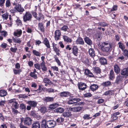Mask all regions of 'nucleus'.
Masks as SVG:
<instances>
[{"mask_svg":"<svg viewBox=\"0 0 128 128\" xmlns=\"http://www.w3.org/2000/svg\"><path fill=\"white\" fill-rule=\"evenodd\" d=\"M12 112L14 114H17L19 112L18 111L15 109L14 108H12Z\"/></svg>","mask_w":128,"mask_h":128,"instance_id":"62","label":"nucleus"},{"mask_svg":"<svg viewBox=\"0 0 128 128\" xmlns=\"http://www.w3.org/2000/svg\"><path fill=\"white\" fill-rule=\"evenodd\" d=\"M44 62H42L41 65L42 70L43 71H46L47 70V68L45 66Z\"/></svg>","mask_w":128,"mask_h":128,"instance_id":"37","label":"nucleus"},{"mask_svg":"<svg viewBox=\"0 0 128 128\" xmlns=\"http://www.w3.org/2000/svg\"><path fill=\"white\" fill-rule=\"evenodd\" d=\"M34 66L35 68L37 69L40 70L41 69L40 65L38 63L35 64Z\"/></svg>","mask_w":128,"mask_h":128,"instance_id":"49","label":"nucleus"},{"mask_svg":"<svg viewBox=\"0 0 128 128\" xmlns=\"http://www.w3.org/2000/svg\"><path fill=\"white\" fill-rule=\"evenodd\" d=\"M99 25L105 27L108 26V24L105 22H100L98 24Z\"/></svg>","mask_w":128,"mask_h":128,"instance_id":"56","label":"nucleus"},{"mask_svg":"<svg viewBox=\"0 0 128 128\" xmlns=\"http://www.w3.org/2000/svg\"><path fill=\"white\" fill-rule=\"evenodd\" d=\"M16 22L18 26H21L22 24V22L19 18H18Z\"/></svg>","mask_w":128,"mask_h":128,"instance_id":"43","label":"nucleus"},{"mask_svg":"<svg viewBox=\"0 0 128 128\" xmlns=\"http://www.w3.org/2000/svg\"><path fill=\"white\" fill-rule=\"evenodd\" d=\"M76 42L77 44H84V42L82 38L81 37H79L76 40Z\"/></svg>","mask_w":128,"mask_h":128,"instance_id":"23","label":"nucleus"},{"mask_svg":"<svg viewBox=\"0 0 128 128\" xmlns=\"http://www.w3.org/2000/svg\"><path fill=\"white\" fill-rule=\"evenodd\" d=\"M33 54L36 56H40V53L38 52L36 50H33L32 51Z\"/></svg>","mask_w":128,"mask_h":128,"instance_id":"39","label":"nucleus"},{"mask_svg":"<svg viewBox=\"0 0 128 128\" xmlns=\"http://www.w3.org/2000/svg\"><path fill=\"white\" fill-rule=\"evenodd\" d=\"M54 100L53 97L49 96L46 97L44 98V100L46 102H50L53 101Z\"/></svg>","mask_w":128,"mask_h":128,"instance_id":"18","label":"nucleus"},{"mask_svg":"<svg viewBox=\"0 0 128 128\" xmlns=\"http://www.w3.org/2000/svg\"><path fill=\"white\" fill-rule=\"evenodd\" d=\"M20 107L21 108L22 110H24L26 109V106L23 104H20Z\"/></svg>","mask_w":128,"mask_h":128,"instance_id":"64","label":"nucleus"},{"mask_svg":"<svg viewBox=\"0 0 128 128\" xmlns=\"http://www.w3.org/2000/svg\"><path fill=\"white\" fill-rule=\"evenodd\" d=\"M85 42L88 44L90 45L92 44V42L90 39L88 37L85 36L84 38Z\"/></svg>","mask_w":128,"mask_h":128,"instance_id":"29","label":"nucleus"},{"mask_svg":"<svg viewBox=\"0 0 128 128\" xmlns=\"http://www.w3.org/2000/svg\"><path fill=\"white\" fill-rule=\"evenodd\" d=\"M87 86L85 83L80 82L78 83V87L79 89L81 90H83L87 88Z\"/></svg>","mask_w":128,"mask_h":128,"instance_id":"7","label":"nucleus"},{"mask_svg":"<svg viewBox=\"0 0 128 128\" xmlns=\"http://www.w3.org/2000/svg\"><path fill=\"white\" fill-rule=\"evenodd\" d=\"M63 38L65 42H72V39L64 35L63 36Z\"/></svg>","mask_w":128,"mask_h":128,"instance_id":"22","label":"nucleus"},{"mask_svg":"<svg viewBox=\"0 0 128 128\" xmlns=\"http://www.w3.org/2000/svg\"><path fill=\"white\" fill-rule=\"evenodd\" d=\"M32 122V119L30 118L26 117L24 118V125L29 126L31 125Z\"/></svg>","mask_w":128,"mask_h":128,"instance_id":"5","label":"nucleus"},{"mask_svg":"<svg viewBox=\"0 0 128 128\" xmlns=\"http://www.w3.org/2000/svg\"><path fill=\"white\" fill-rule=\"evenodd\" d=\"M109 78L110 80H113L115 78L114 73L113 70H111L110 71Z\"/></svg>","mask_w":128,"mask_h":128,"instance_id":"20","label":"nucleus"},{"mask_svg":"<svg viewBox=\"0 0 128 128\" xmlns=\"http://www.w3.org/2000/svg\"><path fill=\"white\" fill-rule=\"evenodd\" d=\"M64 109L62 108H58L54 110V112L57 113H62L64 111Z\"/></svg>","mask_w":128,"mask_h":128,"instance_id":"27","label":"nucleus"},{"mask_svg":"<svg viewBox=\"0 0 128 128\" xmlns=\"http://www.w3.org/2000/svg\"><path fill=\"white\" fill-rule=\"evenodd\" d=\"M123 78V76L118 75L116 78L115 83L117 84H119L120 82L122 81Z\"/></svg>","mask_w":128,"mask_h":128,"instance_id":"12","label":"nucleus"},{"mask_svg":"<svg viewBox=\"0 0 128 128\" xmlns=\"http://www.w3.org/2000/svg\"><path fill=\"white\" fill-rule=\"evenodd\" d=\"M44 43L48 48H50V45L49 42L47 38H46L44 39Z\"/></svg>","mask_w":128,"mask_h":128,"instance_id":"26","label":"nucleus"},{"mask_svg":"<svg viewBox=\"0 0 128 128\" xmlns=\"http://www.w3.org/2000/svg\"><path fill=\"white\" fill-rule=\"evenodd\" d=\"M27 103L32 107H35L37 105V103L34 101H30L27 102Z\"/></svg>","mask_w":128,"mask_h":128,"instance_id":"15","label":"nucleus"},{"mask_svg":"<svg viewBox=\"0 0 128 128\" xmlns=\"http://www.w3.org/2000/svg\"><path fill=\"white\" fill-rule=\"evenodd\" d=\"M0 32L1 33L2 35L4 37H6L8 35L7 32L5 31H0Z\"/></svg>","mask_w":128,"mask_h":128,"instance_id":"55","label":"nucleus"},{"mask_svg":"<svg viewBox=\"0 0 128 128\" xmlns=\"http://www.w3.org/2000/svg\"><path fill=\"white\" fill-rule=\"evenodd\" d=\"M68 29V26L66 25H64L61 28L60 30L64 31H66Z\"/></svg>","mask_w":128,"mask_h":128,"instance_id":"52","label":"nucleus"},{"mask_svg":"<svg viewBox=\"0 0 128 128\" xmlns=\"http://www.w3.org/2000/svg\"><path fill=\"white\" fill-rule=\"evenodd\" d=\"M112 90H109L106 91L104 94V95H110L112 94Z\"/></svg>","mask_w":128,"mask_h":128,"instance_id":"53","label":"nucleus"},{"mask_svg":"<svg viewBox=\"0 0 128 128\" xmlns=\"http://www.w3.org/2000/svg\"><path fill=\"white\" fill-rule=\"evenodd\" d=\"M54 58L56 62L58 64L59 66H60L61 62L56 55L54 56Z\"/></svg>","mask_w":128,"mask_h":128,"instance_id":"46","label":"nucleus"},{"mask_svg":"<svg viewBox=\"0 0 128 128\" xmlns=\"http://www.w3.org/2000/svg\"><path fill=\"white\" fill-rule=\"evenodd\" d=\"M90 116V115H88L87 114H85L83 117V118L85 119H91L92 118L91 117H89Z\"/></svg>","mask_w":128,"mask_h":128,"instance_id":"58","label":"nucleus"},{"mask_svg":"<svg viewBox=\"0 0 128 128\" xmlns=\"http://www.w3.org/2000/svg\"><path fill=\"white\" fill-rule=\"evenodd\" d=\"M46 108L45 107H41L40 110L41 112L43 113H44L46 112Z\"/></svg>","mask_w":128,"mask_h":128,"instance_id":"47","label":"nucleus"},{"mask_svg":"<svg viewBox=\"0 0 128 128\" xmlns=\"http://www.w3.org/2000/svg\"><path fill=\"white\" fill-rule=\"evenodd\" d=\"M43 81L44 83L49 84L51 83V81L48 78H45L43 79Z\"/></svg>","mask_w":128,"mask_h":128,"instance_id":"40","label":"nucleus"},{"mask_svg":"<svg viewBox=\"0 0 128 128\" xmlns=\"http://www.w3.org/2000/svg\"><path fill=\"white\" fill-rule=\"evenodd\" d=\"M123 53V55L126 57V58H128V50H124Z\"/></svg>","mask_w":128,"mask_h":128,"instance_id":"45","label":"nucleus"},{"mask_svg":"<svg viewBox=\"0 0 128 128\" xmlns=\"http://www.w3.org/2000/svg\"><path fill=\"white\" fill-rule=\"evenodd\" d=\"M52 44L54 51L56 52V54L59 56L60 55V50L57 48L56 46V44H55L54 42L52 43Z\"/></svg>","mask_w":128,"mask_h":128,"instance_id":"9","label":"nucleus"},{"mask_svg":"<svg viewBox=\"0 0 128 128\" xmlns=\"http://www.w3.org/2000/svg\"><path fill=\"white\" fill-rule=\"evenodd\" d=\"M94 70L96 77L99 78L100 77L101 70L100 68L98 67L94 68Z\"/></svg>","mask_w":128,"mask_h":128,"instance_id":"6","label":"nucleus"},{"mask_svg":"<svg viewBox=\"0 0 128 128\" xmlns=\"http://www.w3.org/2000/svg\"><path fill=\"white\" fill-rule=\"evenodd\" d=\"M12 39L14 40L13 41L15 43L20 44L21 42V40H20V38H13Z\"/></svg>","mask_w":128,"mask_h":128,"instance_id":"36","label":"nucleus"},{"mask_svg":"<svg viewBox=\"0 0 128 128\" xmlns=\"http://www.w3.org/2000/svg\"><path fill=\"white\" fill-rule=\"evenodd\" d=\"M19 3L14 2L13 3V5L15 6L14 7L15 10L14 9L11 10L10 11L11 12L13 13H15L16 12V11L20 12H22L24 10V8L22 7L21 5Z\"/></svg>","mask_w":128,"mask_h":128,"instance_id":"2","label":"nucleus"},{"mask_svg":"<svg viewBox=\"0 0 128 128\" xmlns=\"http://www.w3.org/2000/svg\"><path fill=\"white\" fill-rule=\"evenodd\" d=\"M7 94L6 91L4 90H0V96L1 97L6 96Z\"/></svg>","mask_w":128,"mask_h":128,"instance_id":"33","label":"nucleus"},{"mask_svg":"<svg viewBox=\"0 0 128 128\" xmlns=\"http://www.w3.org/2000/svg\"><path fill=\"white\" fill-rule=\"evenodd\" d=\"M32 125V128H40V124L38 122H34Z\"/></svg>","mask_w":128,"mask_h":128,"instance_id":"16","label":"nucleus"},{"mask_svg":"<svg viewBox=\"0 0 128 128\" xmlns=\"http://www.w3.org/2000/svg\"><path fill=\"white\" fill-rule=\"evenodd\" d=\"M41 128H46V124L45 120H43L42 121Z\"/></svg>","mask_w":128,"mask_h":128,"instance_id":"31","label":"nucleus"},{"mask_svg":"<svg viewBox=\"0 0 128 128\" xmlns=\"http://www.w3.org/2000/svg\"><path fill=\"white\" fill-rule=\"evenodd\" d=\"M30 76L32 77L35 79H36L38 78L37 75L35 73L31 72L30 74Z\"/></svg>","mask_w":128,"mask_h":128,"instance_id":"38","label":"nucleus"},{"mask_svg":"<svg viewBox=\"0 0 128 128\" xmlns=\"http://www.w3.org/2000/svg\"><path fill=\"white\" fill-rule=\"evenodd\" d=\"M82 109V108L80 106L73 107V112H80Z\"/></svg>","mask_w":128,"mask_h":128,"instance_id":"25","label":"nucleus"},{"mask_svg":"<svg viewBox=\"0 0 128 128\" xmlns=\"http://www.w3.org/2000/svg\"><path fill=\"white\" fill-rule=\"evenodd\" d=\"M118 6L116 5H114L110 11V12H111L113 11H116L117 9Z\"/></svg>","mask_w":128,"mask_h":128,"instance_id":"51","label":"nucleus"},{"mask_svg":"<svg viewBox=\"0 0 128 128\" xmlns=\"http://www.w3.org/2000/svg\"><path fill=\"white\" fill-rule=\"evenodd\" d=\"M72 100L73 101L74 104L77 103L78 102H79L80 100V99L78 98H73Z\"/></svg>","mask_w":128,"mask_h":128,"instance_id":"57","label":"nucleus"},{"mask_svg":"<svg viewBox=\"0 0 128 128\" xmlns=\"http://www.w3.org/2000/svg\"><path fill=\"white\" fill-rule=\"evenodd\" d=\"M10 49L12 52H16L17 50L16 48L11 47L10 48Z\"/></svg>","mask_w":128,"mask_h":128,"instance_id":"61","label":"nucleus"},{"mask_svg":"<svg viewBox=\"0 0 128 128\" xmlns=\"http://www.w3.org/2000/svg\"><path fill=\"white\" fill-rule=\"evenodd\" d=\"M118 44H119V47L122 50H123L124 49V46L123 43L119 42H118Z\"/></svg>","mask_w":128,"mask_h":128,"instance_id":"44","label":"nucleus"},{"mask_svg":"<svg viewBox=\"0 0 128 128\" xmlns=\"http://www.w3.org/2000/svg\"><path fill=\"white\" fill-rule=\"evenodd\" d=\"M11 6V3L10 0H6V7L9 8Z\"/></svg>","mask_w":128,"mask_h":128,"instance_id":"42","label":"nucleus"},{"mask_svg":"<svg viewBox=\"0 0 128 128\" xmlns=\"http://www.w3.org/2000/svg\"><path fill=\"white\" fill-rule=\"evenodd\" d=\"M72 53L74 56H77L78 53V49L76 46H73L72 48Z\"/></svg>","mask_w":128,"mask_h":128,"instance_id":"10","label":"nucleus"},{"mask_svg":"<svg viewBox=\"0 0 128 128\" xmlns=\"http://www.w3.org/2000/svg\"><path fill=\"white\" fill-rule=\"evenodd\" d=\"M62 115L64 117H71L72 116L71 112H64L63 114Z\"/></svg>","mask_w":128,"mask_h":128,"instance_id":"21","label":"nucleus"},{"mask_svg":"<svg viewBox=\"0 0 128 128\" xmlns=\"http://www.w3.org/2000/svg\"><path fill=\"white\" fill-rule=\"evenodd\" d=\"M46 126L48 128H54L56 124L55 121L54 120H46Z\"/></svg>","mask_w":128,"mask_h":128,"instance_id":"3","label":"nucleus"},{"mask_svg":"<svg viewBox=\"0 0 128 128\" xmlns=\"http://www.w3.org/2000/svg\"><path fill=\"white\" fill-rule=\"evenodd\" d=\"M61 35V33L59 30H56L54 32V38L55 40L56 41L60 39V37Z\"/></svg>","mask_w":128,"mask_h":128,"instance_id":"8","label":"nucleus"},{"mask_svg":"<svg viewBox=\"0 0 128 128\" xmlns=\"http://www.w3.org/2000/svg\"><path fill=\"white\" fill-rule=\"evenodd\" d=\"M39 86L38 88V89L34 90V91L37 92V93L40 92L43 90V88L40 86Z\"/></svg>","mask_w":128,"mask_h":128,"instance_id":"50","label":"nucleus"},{"mask_svg":"<svg viewBox=\"0 0 128 128\" xmlns=\"http://www.w3.org/2000/svg\"><path fill=\"white\" fill-rule=\"evenodd\" d=\"M23 120H21V123L20 124V128H28L25 126H24L23 124H22V122H23Z\"/></svg>","mask_w":128,"mask_h":128,"instance_id":"54","label":"nucleus"},{"mask_svg":"<svg viewBox=\"0 0 128 128\" xmlns=\"http://www.w3.org/2000/svg\"><path fill=\"white\" fill-rule=\"evenodd\" d=\"M70 93L68 92H64L60 93V96L62 97H68L70 95Z\"/></svg>","mask_w":128,"mask_h":128,"instance_id":"17","label":"nucleus"},{"mask_svg":"<svg viewBox=\"0 0 128 128\" xmlns=\"http://www.w3.org/2000/svg\"><path fill=\"white\" fill-rule=\"evenodd\" d=\"M38 28L41 31L44 32V28L43 26V25L42 23H38Z\"/></svg>","mask_w":128,"mask_h":128,"instance_id":"34","label":"nucleus"},{"mask_svg":"<svg viewBox=\"0 0 128 128\" xmlns=\"http://www.w3.org/2000/svg\"><path fill=\"white\" fill-rule=\"evenodd\" d=\"M58 104H53L50 105L49 108L50 109L52 110L56 108L57 107H58Z\"/></svg>","mask_w":128,"mask_h":128,"instance_id":"24","label":"nucleus"},{"mask_svg":"<svg viewBox=\"0 0 128 128\" xmlns=\"http://www.w3.org/2000/svg\"><path fill=\"white\" fill-rule=\"evenodd\" d=\"M19 106L18 104L16 101L12 104V107L14 108L15 109H17L18 108Z\"/></svg>","mask_w":128,"mask_h":128,"instance_id":"30","label":"nucleus"},{"mask_svg":"<svg viewBox=\"0 0 128 128\" xmlns=\"http://www.w3.org/2000/svg\"><path fill=\"white\" fill-rule=\"evenodd\" d=\"M91 72L89 70L87 69H85V74L86 75H88Z\"/></svg>","mask_w":128,"mask_h":128,"instance_id":"60","label":"nucleus"},{"mask_svg":"<svg viewBox=\"0 0 128 128\" xmlns=\"http://www.w3.org/2000/svg\"><path fill=\"white\" fill-rule=\"evenodd\" d=\"M114 70L116 73L118 74L120 72V69L117 64H115L114 66Z\"/></svg>","mask_w":128,"mask_h":128,"instance_id":"28","label":"nucleus"},{"mask_svg":"<svg viewBox=\"0 0 128 128\" xmlns=\"http://www.w3.org/2000/svg\"><path fill=\"white\" fill-rule=\"evenodd\" d=\"M101 48L103 52L107 54H109L112 49V44L107 42H103Z\"/></svg>","mask_w":128,"mask_h":128,"instance_id":"1","label":"nucleus"},{"mask_svg":"<svg viewBox=\"0 0 128 128\" xmlns=\"http://www.w3.org/2000/svg\"><path fill=\"white\" fill-rule=\"evenodd\" d=\"M22 33V31L21 30L17 29L16 32H14V35L15 36L19 37L21 36Z\"/></svg>","mask_w":128,"mask_h":128,"instance_id":"14","label":"nucleus"},{"mask_svg":"<svg viewBox=\"0 0 128 128\" xmlns=\"http://www.w3.org/2000/svg\"><path fill=\"white\" fill-rule=\"evenodd\" d=\"M32 17V15L30 12H26L23 16V20L24 22L30 21Z\"/></svg>","mask_w":128,"mask_h":128,"instance_id":"4","label":"nucleus"},{"mask_svg":"<svg viewBox=\"0 0 128 128\" xmlns=\"http://www.w3.org/2000/svg\"><path fill=\"white\" fill-rule=\"evenodd\" d=\"M101 85L104 87H106L110 86L112 85V84L110 82L107 81L103 82L101 84Z\"/></svg>","mask_w":128,"mask_h":128,"instance_id":"19","label":"nucleus"},{"mask_svg":"<svg viewBox=\"0 0 128 128\" xmlns=\"http://www.w3.org/2000/svg\"><path fill=\"white\" fill-rule=\"evenodd\" d=\"M8 13L6 12L2 15L3 18L5 20H6L8 19Z\"/></svg>","mask_w":128,"mask_h":128,"instance_id":"48","label":"nucleus"},{"mask_svg":"<svg viewBox=\"0 0 128 128\" xmlns=\"http://www.w3.org/2000/svg\"><path fill=\"white\" fill-rule=\"evenodd\" d=\"M13 71L14 74H20L21 71L20 70H17L14 69H13Z\"/></svg>","mask_w":128,"mask_h":128,"instance_id":"59","label":"nucleus"},{"mask_svg":"<svg viewBox=\"0 0 128 128\" xmlns=\"http://www.w3.org/2000/svg\"><path fill=\"white\" fill-rule=\"evenodd\" d=\"M98 86L96 84H93L92 85L90 86V88L92 91H94L96 90L98 88Z\"/></svg>","mask_w":128,"mask_h":128,"instance_id":"35","label":"nucleus"},{"mask_svg":"<svg viewBox=\"0 0 128 128\" xmlns=\"http://www.w3.org/2000/svg\"><path fill=\"white\" fill-rule=\"evenodd\" d=\"M89 55L92 58H93L95 56V52L94 49L92 48H90L88 51Z\"/></svg>","mask_w":128,"mask_h":128,"instance_id":"11","label":"nucleus"},{"mask_svg":"<svg viewBox=\"0 0 128 128\" xmlns=\"http://www.w3.org/2000/svg\"><path fill=\"white\" fill-rule=\"evenodd\" d=\"M100 63L103 64H106V60L104 58H101L100 59Z\"/></svg>","mask_w":128,"mask_h":128,"instance_id":"32","label":"nucleus"},{"mask_svg":"<svg viewBox=\"0 0 128 128\" xmlns=\"http://www.w3.org/2000/svg\"><path fill=\"white\" fill-rule=\"evenodd\" d=\"M64 118L62 117L59 118L56 120L57 122L58 123L62 122L64 121Z\"/></svg>","mask_w":128,"mask_h":128,"instance_id":"41","label":"nucleus"},{"mask_svg":"<svg viewBox=\"0 0 128 128\" xmlns=\"http://www.w3.org/2000/svg\"><path fill=\"white\" fill-rule=\"evenodd\" d=\"M121 74L122 75L124 76H128V67L122 70Z\"/></svg>","mask_w":128,"mask_h":128,"instance_id":"13","label":"nucleus"},{"mask_svg":"<svg viewBox=\"0 0 128 128\" xmlns=\"http://www.w3.org/2000/svg\"><path fill=\"white\" fill-rule=\"evenodd\" d=\"M47 91L49 92H54V90L53 89L51 88H48Z\"/></svg>","mask_w":128,"mask_h":128,"instance_id":"63","label":"nucleus"}]
</instances>
